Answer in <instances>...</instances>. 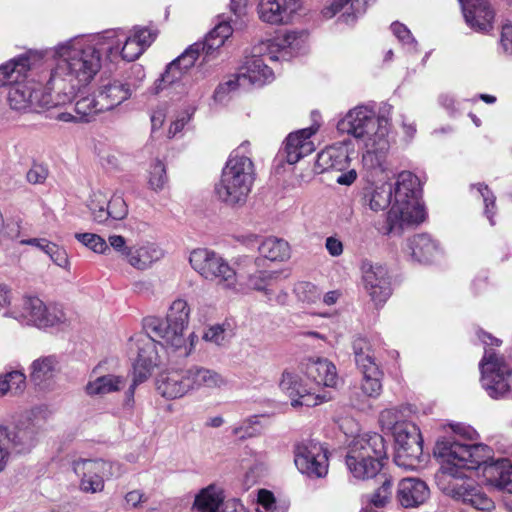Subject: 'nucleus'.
Listing matches in <instances>:
<instances>
[{
    "instance_id": "1",
    "label": "nucleus",
    "mask_w": 512,
    "mask_h": 512,
    "mask_svg": "<svg viewBox=\"0 0 512 512\" xmlns=\"http://www.w3.org/2000/svg\"><path fill=\"white\" fill-rule=\"evenodd\" d=\"M115 31H105L93 37H75L58 43L49 51L53 64L46 89L54 91L63 104L71 101L81 86L89 84L100 71L102 53H118L119 39Z\"/></svg>"
},
{
    "instance_id": "2",
    "label": "nucleus",
    "mask_w": 512,
    "mask_h": 512,
    "mask_svg": "<svg viewBox=\"0 0 512 512\" xmlns=\"http://www.w3.org/2000/svg\"><path fill=\"white\" fill-rule=\"evenodd\" d=\"M467 428L457 425L444 427L434 446V456L441 460L438 480L447 477L462 479L464 470L482 468L486 481L500 490L512 493V466L505 458L494 460L493 450L484 444H468L462 438L470 436Z\"/></svg>"
},
{
    "instance_id": "3",
    "label": "nucleus",
    "mask_w": 512,
    "mask_h": 512,
    "mask_svg": "<svg viewBox=\"0 0 512 512\" xmlns=\"http://www.w3.org/2000/svg\"><path fill=\"white\" fill-rule=\"evenodd\" d=\"M305 37L304 32L290 31L267 42L265 46L269 49V52L263 56L253 55L247 58L238 74L230 77L216 88L214 99L223 102L225 96L238 87L262 86L271 82L274 79V74L266 61L288 59L292 53H298L305 43Z\"/></svg>"
},
{
    "instance_id": "4",
    "label": "nucleus",
    "mask_w": 512,
    "mask_h": 512,
    "mask_svg": "<svg viewBox=\"0 0 512 512\" xmlns=\"http://www.w3.org/2000/svg\"><path fill=\"white\" fill-rule=\"evenodd\" d=\"M337 128L342 133L352 135L362 145L365 164L373 168L382 166L390 149L387 118L377 117L372 109L360 105L349 110L338 122Z\"/></svg>"
},
{
    "instance_id": "5",
    "label": "nucleus",
    "mask_w": 512,
    "mask_h": 512,
    "mask_svg": "<svg viewBox=\"0 0 512 512\" xmlns=\"http://www.w3.org/2000/svg\"><path fill=\"white\" fill-rule=\"evenodd\" d=\"M419 185L418 177L409 171L398 175L393 191L394 202L387 216V233L424 221L426 213L421 203Z\"/></svg>"
},
{
    "instance_id": "6",
    "label": "nucleus",
    "mask_w": 512,
    "mask_h": 512,
    "mask_svg": "<svg viewBox=\"0 0 512 512\" xmlns=\"http://www.w3.org/2000/svg\"><path fill=\"white\" fill-rule=\"evenodd\" d=\"M254 180L253 161L236 150L231 153L222 169L220 180L215 185V194L221 202L229 206L243 205L251 192Z\"/></svg>"
},
{
    "instance_id": "7",
    "label": "nucleus",
    "mask_w": 512,
    "mask_h": 512,
    "mask_svg": "<svg viewBox=\"0 0 512 512\" xmlns=\"http://www.w3.org/2000/svg\"><path fill=\"white\" fill-rule=\"evenodd\" d=\"M153 333L149 331L140 332L132 336L129 340V350L135 353L133 362V379L128 389L125 391L123 407L132 410L134 406V394L137 386L145 382L151 375L153 369L159 365L160 356L158 346L163 348V341L157 343Z\"/></svg>"
},
{
    "instance_id": "8",
    "label": "nucleus",
    "mask_w": 512,
    "mask_h": 512,
    "mask_svg": "<svg viewBox=\"0 0 512 512\" xmlns=\"http://www.w3.org/2000/svg\"><path fill=\"white\" fill-rule=\"evenodd\" d=\"M385 457L384 438L377 433L367 434L353 441L346 456V465L355 478L368 479L379 473Z\"/></svg>"
},
{
    "instance_id": "9",
    "label": "nucleus",
    "mask_w": 512,
    "mask_h": 512,
    "mask_svg": "<svg viewBox=\"0 0 512 512\" xmlns=\"http://www.w3.org/2000/svg\"><path fill=\"white\" fill-rule=\"evenodd\" d=\"M189 314L188 303L183 299H177L170 305L166 319L148 316L143 320V328L161 339V345L166 344L178 350L186 344L184 330L188 325Z\"/></svg>"
},
{
    "instance_id": "10",
    "label": "nucleus",
    "mask_w": 512,
    "mask_h": 512,
    "mask_svg": "<svg viewBox=\"0 0 512 512\" xmlns=\"http://www.w3.org/2000/svg\"><path fill=\"white\" fill-rule=\"evenodd\" d=\"M4 316L40 329L60 326L68 321L61 304H45L36 296L23 297L18 304L6 310Z\"/></svg>"
},
{
    "instance_id": "11",
    "label": "nucleus",
    "mask_w": 512,
    "mask_h": 512,
    "mask_svg": "<svg viewBox=\"0 0 512 512\" xmlns=\"http://www.w3.org/2000/svg\"><path fill=\"white\" fill-rule=\"evenodd\" d=\"M189 262L204 279L215 282L222 289L237 290V273L220 254L207 248L194 249Z\"/></svg>"
},
{
    "instance_id": "12",
    "label": "nucleus",
    "mask_w": 512,
    "mask_h": 512,
    "mask_svg": "<svg viewBox=\"0 0 512 512\" xmlns=\"http://www.w3.org/2000/svg\"><path fill=\"white\" fill-rule=\"evenodd\" d=\"M72 470L79 480V489L83 493H100L105 487V478L119 477L122 466L117 462L102 459H76L72 461Z\"/></svg>"
},
{
    "instance_id": "13",
    "label": "nucleus",
    "mask_w": 512,
    "mask_h": 512,
    "mask_svg": "<svg viewBox=\"0 0 512 512\" xmlns=\"http://www.w3.org/2000/svg\"><path fill=\"white\" fill-rule=\"evenodd\" d=\"M9 87L7 101L12 110L29 113L63 104L54 91L45 90L34 83L14 82Z\"/></svg>"
},
{
    "instance_id": "14",
    "label": "nucleus",
    "mask_w": 512,
    "mask_h": 512,
    "mask_svg": "<svg viewBox=\"0 0 512 512\" xmlns=\"http://www.w3.org/2000/svg\"><path fill=\"white\" fill-rule=\"evenodd\" d=\"M479 366L482 386L490 397L497 399L508 393L512 376V364L492 349H485Z\"/></svg>"
},
{
    "instance_id": "15",
    "label": "nucleus",
    "mask_w": 512,
    "mask_h": 512,
    "mask_svg": "<svg viewBox=\"0 0 512 512\" xmlns=\"http://www.w3.org/2000/svg\"><path fill=\"white\" fill-rule=\"evenodd\" d=\"M395 441L394 461L397 466L414 470L423 453L422 438L415 424H402L393 433Z\"/></svg>"
},
{
    "instance_id": "16",
    "label": "nucleus",
    "mask_w": 512,
    "mask_h": 512,
    "mask_svg": "<svg viewBox=\"0 0 512 512\" xmlns=\"http://www.w3.org/2000/svg\"><path fill=\"white\" fill-rule=\"evenodd\" d=\"M297 469L310 478H323L328 473L327 449L319 442L304 441L295 447Z\"/></svg>"
},
{
    "instance_id": "17",
    "label": "nucleus",
    "mask_w": 512,
    "mask_h": 512,
    "mask_svg": "<svg viewBox=\"0 0 512 512\" xmlns=\"http://www.w3.org/2000/svg\"><path fill=\"white\" fill-rule=\"evenodd\" d=\"M35 444V429L31 424L12 429L0 425V472L13 453H25Z\"/></svg>"
},
{
    "instance_id": "18",
    "label": "nucleus",
    "mask_w": 512,
    "mask_h": 512,
    "mask_svg": "<svg viewBox=\"0 0 512 512\" xmlns=\"http://www.w3.org/2000/svg\"><path fill=\"white\" fill-rule=\"evenodd\" d=\"M88 208L93 221L98 224H106L110 219L119 221L128 214V205L120 191H116L110 198L100 190L93 192Z\"/></svg>"
},
{
    "instance_id": "19",
    "label": "nucleus",
    "mask_w": 512,
    "mask_h": 512,
    "mask_svg": "<svg viewBox=\"0 0 512 512\" xmlns=\"http://www.w3.org/2000/svg\"><path fill=\"white\" fill-rule=\"evenodd\" d=\"M279 388L291 399L293 407H314L329 399L326 395L316 394L314 388L304 383L299 374L289 370L282 373Z\"/></svg>"
},
{
    "instance_id": "20",
    "label": "nucleus",
    "mask_w": 512,
    "mask_h": 512,
    "mask_svg": "<svg viewBox=\"0 0 512 512\" xmlns=\"http://www.w3.org/2000/svg\"><path fill=\"white\" fill-rule=\"evenodd\" d=\"M361 269L364 288L371 300L375 305L385 303L392 294L388 269L370 262H364Z\"/></svg>"
},
{
    "instance_id": "21",
    "label": "nucleus",
    "mask_w": 512,
    "mask_h": 512,
    "mask_svg": "<svg viewBox=\"0 0 512 512\" xmlns=\"http://www.w3.org/2000/svg\"><path fill=\"white\" fill-rule=\"evenodd\" d=\"M119 39L118 53L109 56L111 59L121 55L122 59L131 62L139 56L152 44L156 38V33L147 28H134L133 34L127 36L123 30H114Z\"/></svg>"
},
{
    "instance_id": "22",
    "label": "nucleus",
    "mask_w": 512,
    "mask_h": 512,
    "mask_svg": "<svg viewBox=\"0 0 512 512\" xmlns=\"http://www.w3.org/2000/svg\"><path fill=\"white\" fill-rule=\"evenodd\" d=\"M44 58L43 51L30 50L0 66V86L20 81Z\"/></svg>"
},
{
    "instance_id": "23",
    "label": "nucleus",
    "mask_w": 512,
    "mask_h": 512,
    "mask_svg": "<svg viewBox=\"0 0 512 512\" xmlns=\"http://www.w3.org/2000/svg\"><path fill=\"white\" fill-rule=\"evenodd\" d=\"M447 494L458 501H462L480 511H491L494 509V501L483 491V489L469 482L461 484H449L442 488Z\"/></svg>"
},
{
    "instance_id": "24",
    "label": "nucleus",
    "mask_w": 512,
    "mask_h": 512,
    "mask_svg": "<svg viewBox=\"0 0 512 512\" xmlns=\"http://www.w3.org/2000/svg\"><path fill=\"white\" fill-rule=\"evenodd\" d=\"M188 368L169 370L158 375L156 389L169 400L182 398L191 392Z\"/></svg>"
},
{
    "instance_id": "25",
    "label": "nucleus",
    "mask_w": 512,
    "mask_h": 512,
    "mask_svg": "<svg viewBox=\"0 0 512 512\" xmlns=\"http://www.w3.org/2000/svg\"><path fill=\"white\" fill-rule=\"evenodd\" d=\"M299 8V0H260L257 13L260 20L265 23L287 24Z\"/></svg>"
},
{
    "instance_id": "26",
    "label": "nucleus",
    "mask_w": 512,
    "mask_h": 512,
    "mask_svg": "<svg viewBox=\"0 0 512 512\" xmlns=\"http://www.w3.org/2000/svg\"><path fill=\"white\" fill-rule=\"evenodd\" d=\"M224 496L220 488L210 485L200 491L196 496L194 512H246L244 507L236 501L223 503Z\"/></svg>"
},
{
    "instance_id": "27",
    "label": "nucleus",
    "mask_w": 512,
    "mask_h": 512,
    "mask_svg": "<svg viewBox=\"0 0 512 512\" xmlns=\"http://www.w3.org/2000/svg\"><path fill=\"white\" fill-rule=\"evenodd\" d=\"M349 141H342L330 145L318 153L316 160V169L319 173L326 171L343 172L349 167Z\"/></svg>"
},
{
    "instance_id": "28",
    "label": "nucleus",
    "mask_w": 512,
    "mask_h": 512,
    "mask_svg": "<svg viewBox=\"0 0 512 512\" xmlns=\"http://www.w3.org/2000/svg\"><path fill=\"white\" fill-rule=\"evenodd\" d=\"M201 53L207 54L205 45L201 42H197L189 46L178 58L173 60L162 74L161 82L164 84H172L179 80L181 76L194 64Z\"/></svg>"
},
{
    "instance_id": "29",
    "label": "nucleus",
    "mask_w": 512,
    "mask_h": 512,
    "mask_svg": "<svg viewBox=\"0 0 512 512\" xmlns=\"http://www.w3.org/2000/svg\"><path fill=\"white\" fill-rule=\"evenodd\" d=\"M316 131L317 128L312 126L288 135L285 141L284 151L286 161L289 164L297 163L301 158L311 154L315 150L314 144L310 138Z\"/></svg>"
},
{
    "instance_id": "30",
    "label": "nucleus",
    "mask_w": 512,
    "mask_h": 512,
    "mask_svg": "<svg viewBox=\"0 0 512 512\" xmlns=\"http://www.w3.org/2000/svg\"><path fill=\"white\" fill-rule=\"evenodd\" d=\"M462 11L467 25L475 31L489 32L493 28L495 12L488 0L464 4Z\"/></svg>"
},
{
    "instance_id": "31",
    "label": "nucleus",
    "mask_w": 512,
    "mask_h": 512,
    "mask_svg": "<svg viewBox=\"0 0 512 512\" xmlns=\"http://www.w3.org/2000/svg\"><path fill=\"white\" fill-rule=\"evenodd\" d=\"M429 494V488L424 481L417 478H404L398 484L396 497L401 506L415 508L422 505Z\"/></svg>"
},
{
    "instance_id": "32",
    "label": "nucleus",
    "mask_w": 512,
    "mask_h": 512,
    "mask_svg": "<svg viewBox=\"0 0 512 512\" xmlns=\"http://www.w3.org/2000/svg\"><path fill=\"white\" fill-rule=\"evenodd\" d=\"M366 7L367 0H327L321 13L324 18L331 19L342 12L339 19L346 24H351L365 13Z\"/></svg>"
},
{
    "instance_id": "33",
    "label": "nucleus",
    "mask_w": 512,
    "mask_h": 512,
    "mask_svg": "<svg viewBox=\"0 0 512 512\" xmlns=\"http://www.w3.org/2000/svg\"><path fill=\"white\" fill-rule=\"evenodd\" d=\"M304 373L317 386L335 387L338 382L335 365L325 358L309 359Z\"/></svg>"
},
{
    "instance_id": "34",
    "label": "nucleus",
    "mask_w": 512,
    "mask_h": 512,
    "mask_svg": "<svg viewBox=\"0 0 512 512\" xmlns=\"http://www.w3.org/2000/svg\"><path fill=\"white\" fill-rule=\"evenodd\" d=\"M407 249L411 257L420 263H430L441 255V248L429 234H417L410 238Z\"/></svg>"
},
{
    "instance_id": "35",
    "label": "nucleus",
    "mask_w": 512,
    "mask_h": 512,
    "mask_svg": "<svg viewBox=\"0 0 512 512\" xmlns=\"http://www.w3.org/2000/svg\"><path fill=\"white\" fill-rule=\"evenodd\" d=\"M132 90L130 85L119 80L108 81L97 92L100 106L109 111L130 98Z\"/></svg>"
},
{
    "instance_id": "36",
    "label": "nucleus",
    "mask_w": 512,
    "mask_h": 512,
    "mask_svg": "<svg viewBox=\"0 0 512 512\" xmlns=\"http://www.w3.org/2000/svg\"><path fill=\"white\" fill-rule=\"evenodd\" d=\"M163 250L154 243L132 246L126 251V261L135 269L146 270L163 257Z\"/></svg>"
},
{
    "instance_id": "37",
    "label": "nucleus",
    "mask_w": 512,
    "mask_h": 512,
    "mask_svg": "<svg viewBox=\"0 0 512 512\" xmlns=\"http://www.w3.org/2000/svg\"><path fill=\"white\" fill-rule=\"evenodd\" d=\"M127 378L122 375L106 374L90 379L84 387L90 397L103 398L106 395L119 392L125 388Z\"/></svg>"
},
{
    "instance_id": "38",
    "label": "nucleus",
    "mask_w": 512,
    "mask_h": 512,
    "mask_svg": "<svg viewBox=\"0 0 512 512\" xmlns=\"http://www.w3.org/2000/svg\"><path fill=\"white\" fill-rule=\"evenodd\" d=\"M191 392L201 388L221 389L227 385V379L219 372L203 366L188 367Z\"/></svg>"
},
{
    "instance_id": "39",
    "label": "nucleus",
    "mask_w": 512,
    "mask_h": 512,
    "mask_svg": "<svg viewBox=\"0 0 512 512\" xmlns=\"http://www.w3.org/2000/svg\"><path fill=\"white\" fill-rule=\"evenodd\" d=\"M363 380L361 383V391L363 397L351 398L353 406L362 409L365 405V398H376L380 395L382 390L381 372L377 365H369V368L361 370Z\"/></svg>"
},
{
    "instance_id": "40",
    "label": "nucleus",
    "mask_w": 512,
    "mask_h": 512,
    "mask_svg": "<svg viewBox=\"0 0 512 512\" xmlns=\"http://www.w3.org/2000/svg\"><path fill=\"white\" fill-rule=\"evenodd\" d=\"M280 275L281 272L277 270L257 269L247 275L246 284L250 289L263 293L268 301H272L273 286L280 279Z\"/></svg>"
},
{
    "instance_id": "41",
    "label": "nucleus",
    "mask_w": 512,
    "mask_h": 512,
    "mask_svg": "<svg viewBox=\"0 0 512 512\" xmlns=\"http://www.w3.org/2000/svg\"><path fill=\"white\" fill-rule=\"evenodd\" d=\"M380 486L371 494L362 497V509L360 512H373V509L385 507L391 500L393 481L391 477L381 475Z\"/></svg>"
},
{
    "instance_id": "42",
    "label": "nucleus",
    "mask_w": 512,
    "mask_h": 512,
    "mask_svg": "<svg viewBox=\"0 0 512 512\" xmlns=\"http://www.w3.org/2000/svg\"><path fill=\"white\" fill-rule=\"evenodd\" d=\"M258 250L262 257L270 261H285L290 256L288 242L275 237L265 239L260 244Z\"/></svg>"
},
{
    "instance_id": "43",
    "label": "nucleus",
    "mask_w": 512,
    "mask_h": 512,
    "mask_svg": "<svg viewBox=\"0 0 512 512\" xmlns=\"http://www.w3.org/2000/svg\"><path fill=\"white\" fill-rule=\"evenodd\" d=\"M232 26L230 21H221L216 27L209 32L205 41L201 42L207 49V54H212L216 49L220 48L225 40L232 34Z\"/></svg>"
},
{
    "instance_id": "44",
    "label": "nucleus",
    "mask_w": 512,
    "mask_h": 512,
    "mask_svg": "<svg viewBox=\"0 0 512 512\" xmlns=\"http://www.w3.org/2000/svg\"><path fill=\"white\" fill-rule=\"evenodd\" d=\"M57 360L54 356H46L35 360L31 365V380L35 384L51 378L57 368Z\"/></svg>"
},
{
    "instance_id": "45",
    "label": "nucleus",
    "mask_w": 512,
    "mask_h": 512,
    "mask_svg": "<svg viewBox=\"0 0 512 512\" xmlns=\"http://www.w3.org/2000/svg\"><path fill=\"white\" fill-rule=\"evenodd\" d=\"M26 386V376L19 370H13L0 375V397L8 393L19 394Z\"/></svg>"
},
{
    "instance_id": "46",
    "label": "nucleus",
    "mask_w": 512,
    "mask_h": 512,
    "mask_svg": "<svg viewBox=\"0 0 512 512\" xmlns=\"http://www.w3.org/2000/svg\"><path fill=\"white\" fill-rule=\"evenodd\" d=\"M352 348L355 362L360 370L369 368V365H377L371 344L366 338L356 337L352 343Z\"/></svg>"
},
{
    "instance_id": "47",
    "label": "nucleus",
    "mask_w": 512,
    "mask_h": 512,
    "mask_svg": "<svg viewBox=\"0 0 512 512\" xmlns=\"http://www.w3.org/2000/svg\"><path fill=\"white\" fill-rule=\"evenodd\" d=\"M75 112L79 120L89 122L98 113L104 112L97 94L81 97L75 103Z\"/></svg>"
},
{
    "instance_id": "48",
    "label": "nucleus",
    "mask_w": 512,
    "mask_h": 512,
    "mask_svg": "<svg viewBox=\"0 0 512 512\" xmlns=\"http://www.w3.org/2000/svg\"><path fill=\"white\" fill-rule=\"evenodd\" d=\"M393 188L389 183L382 184L376 187L370 195L369 207L373 211L385 210L390 205L392 206Z\"/></svg>"
},
{
    "instance_id": "49",
    "label": "nucleus",
    "mask_w": 512,
    "mask_h": 512,
    "mask_svg": "<svg viewBox=\"0 0 512 512\" xmlns=\"http://www.w3.org/2000/svg\"><path fill=\"white\" fill-rule=\"evenodd\" d=\"M261 433V426L257 416H252L232 428V434L240 439L251 438Z\"/></svg>"
},
{
    "instance_id": "50",
    "label": "nucleus",
    "mask_w": 512,
    "mask_h": 512,
    "mask_svg": "<svg viewBox=\"0 0 512 512\" xmlns=\"http://www.w3.org/2000/svg\"><path fill=\"white\" fill-rule=\"evenodd\" d=\"M403 415L397 408L385 409L380 413L379 421L383 428L390 430L393 433L396 432V427L402 424H412V422L404 421Z\"/></svg>"
},
{
    "instance_id": "51",
    "label": "nucleus",
    "mask_w": 512,
    "mask_h": 512,
    "mask_svg": "<svg viewBox=\"0 0 512 512\" xmlns=\"http://www.w3.org/2000/svg\"><path fill=\"white\" fill-rule=\"evenodd\" d=\"M257 502V512H286L285 505L277 504L273 493L266 489L258 491Z\"/></svg>"
},
{
    "instance_id": "52",
    "label": "nucleus",
    "mask_w": 512,
    "mask_h": 512,
    "mask_svg": "<svg viewBox=\"0 0 512 512\" xmlns=\"http://www.w3.org/2000/svg\"><path fill=\"white\" fill-rule=\"evenodd\" d=\"M75 238L83 245L96 253L104 254L109 250L107 242L99 235L93 233H76Z\"/></svg>"
},
{
    "instance_id": "53",
    "label": "nucleus",
    "mask_w": 512,
    "mask_h": 512,
    "mask_svg": "<svg viewBox=\"0 0 512 512\" xmlns=\"http://www.w3.org/2000/svg\"><path fill=\"white\" fill-rule=\"evenodd\" d=\"M167 183L166 169L164 164L157 160L150 170L149 186L154 191H161Z\"/></svg>"
},
{
    "instance_id": "54",
    "label": "nucleus",
    "mask_w": 512,
    "mask_h": 512,
    "mask_svg": "<svg viewBox=\"0 0 512 512\" xmlns=\"http://www.w3.org/2000/svg\"><path fill=\"white\" fill-rule=\"evenodd\" d=\"M297 298L308 304L316 303L320 299V291L310 282H300L295 287Z\"/></svg>"
},
{
    "instance_id": "55",
    "label": "nucleus",
    "mask_w": 512,
    "mask_h": 512,
    "mask_svg": "<svg viewBox=\"0 0 512 512\" xmlns=\"http://www.w3.org/2000/svg\"><path fill=\"white\" fill-rule=\"evenodd\" d=\"M473 187H476L477 191L482 196L484 204H485V211H484L485 215L487 216L490 224L493 226L495 224L494 219H493V216L495 214V209H496L495 196L490 191L488 186H486L484 184H477V185H474Z\"/></svg>"
},
{
    "instance_id": "56",
    "label": "nucleus",
    "mask_w": 512,
    "mask_h": 512,
    "mask_svg": "<svg viewBox=\"0 0 512 512\" xmlns=\"http://www.w3.org/2000/svg\"><path fill=\"white\" fill-rule=\"evenodd\" d=\"M45 248L47 249L46 254L57 266L66 270L70 269V261L65 249L52 242L51 244H46Z\"/></svg>"
},
{
    "instance_id": "57",
    "label": "nucleus",
    "mask_w": 512,
    "mask_h": 512,
    "mask_svg": "<svg viewBox=\"0 0 512 512\" xmlns=\"http://www.w3.org/2000/svg\"><path fill=\"white\" fill-rule=\"evenodd\" d=\"M391 30L403 45H406L409 50H415L416 41L410 30L405 25L399 22H394L391 24Z\"/></svg>"
},
{
    "instance_id": "58",
    "label": "nucleus",
    "mask_w": 512,
    "mask_h": 512,
    "mask_svg": "<svg viewBox=\"0 0 512 512\" xmlns=\"http://www.w3.org/2000/svg\"><path fill=\"white\" fill-rule=\"evenodd\" d=\"M202 338L206 342L220 346L226 342V331L221 325H213L205 330Z\"/></svg>"
},
{
    "instance_id": "59",
    "label": "nucleus",
    "mask_w": 512,
    "mask_h": 512,
    "mask_svg": "<svg viewBox=\"0 0 512 512\" xmlns=\"http://www.w3.org/2000/svg\"><path fill=\"white\" fill-rule=\"evenodd\" d=\"M193 111L186 110L181 112L177 118L171 123L168 130V137H175L178 133H180L185 125L190 121L192 117Z\"/></svg>"
},
{
    "instance_id": "60",
    "label": "nucleus",
    "mask_w": 512,
    "mask_h": 512,
    "mask_svg": "<svg viewBox=\"0 0 512 512\" xmlns=\"http://www.w3.org/2000/svg\"><path fill=\"white\" fill-rule=\"evenodd\" d=\"M48 176V170L41 164H34L27 172V181L31 184H42Z\"/></svg>"
},
{
    "instance_id": "61",
    "label": "nucleus",
    "mask_w": 512,
    "mask_h": 512,
    "mask_svg": "<svg viewBox=\"0 0 512 512\" xmlns=\"http://www.w3.org/2000/svg\"><path fill=\"white\" fill-rule=\"evenodd\" d=\"M146 500V495L140 490H133L125 495L126 505L131 508H137L142 502H145Z\"/></svg>"
},
{
    "instance_id": "62",
    "label": "nucleus",
    "mask_w": 512,
    "mask_h": 512,
    "mask_svg": "<svg viewBox=\"0 0 512 512\" xmlns=\"http://www.w3.org/2000/svg\"><path fill=\"white\" fill-rule=\"evenodd\" d=\"M501 45L504 51L512 54V24H505L501 32Z\"/></svg>"
},
{
    "instance_id": "63",
    "label": "nucleus",
    "mask_w": 512,
    "mask_h": 512,
    "mask_svg": "<svg viewBox=\"0 0 512 512\" xmlns=\"http://www.w3.org/2000/svg\"><path fill=\"white\" fill-rule=\"evenodd\" d=\"M325 248L328 253L333 257H338L343 253V244L342 242L333 236H330L325 241Z\"/></svg>"
},
{
    "instance_id": "64",
    "label": "nucleus",
    "mask_w": 512,
    "mask_h": 512,
    "mask_svg": "<svg viewBox=\"0 0 512 512\" xmlns=\"http://www.w3.org/2000/svg\"><path fill=\"white\" fill-rule=\"evenodd\" d=\"M110 246L117 252L121 253V255L126 259V251L129 250L130 247L126 246V240L121 235H112L109 237Z\"/></svg>"
}]
</instances>
